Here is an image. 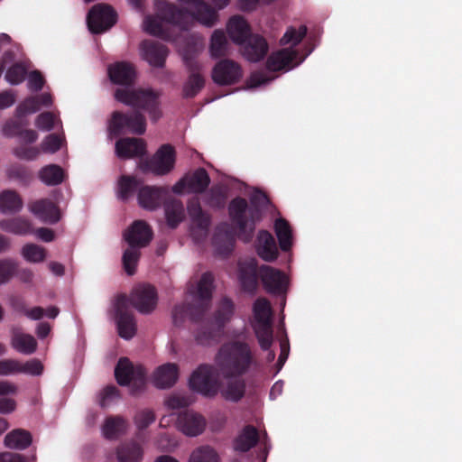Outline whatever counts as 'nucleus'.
Returning <instances> with one entry per match:
<instances>
[{"mask_svg": "<svg viewBox=\"0 0 462 462\" xmlns=\"http://www.w3.org/2000/svg\"><path fill=\"white\" fill-rule=\"evenodd\" d=\"M268 203L267 195L260 190L250 197V202L240 196L231 199L227 208L228 216L240 241L250 243L253 240L256 225L263 218V208Z\"/></svg>", "mask_w": 462, "mask_h": 462, "instance_id": "f257e3e1", "label": "nucleus"}, {"mask_svg": "<svg viewBox=\"0 0 462 462\" xmlns=\"http://www.w3.org/2000/svg\"><path fill=\"white\" fill-rule=\"evenodd\" d=\"M254 363V358L249 345L241 341L224 344L217 356V364L225 378L244 375Z\"/></svg>", "mask_w": 462, "mask_h": 462, "instance_id": "f03ea898", "label": "nucleus"}, {"mask_svg": "<svg viewBox=\"0 0 462 462\" xmlns=\"http://www.w3.org/2000/svg\"><path fill=\"white\" fill-rule=\"evenodd\" d=\"M213 289V274L209 272L204 273L198 282L195 302L182 303L173 308L172 320L174 325H182L187 317L192 322L201 321L210 305Z\"/></svg>", "mask_w": 462, "mask_h": 462, "instance_id": "7ed1b4c3", "label": "nucleus"}, {"mask_svg": "<svg viewBox=\"0 0 462 462\" xmlns=\"http://www.w3.org/2000/svg\"><path fill=\"white\" fill-rule=\"evenodd\" d=\"M307 27L300 25L297 30L290 27L280 40L281 45L291 44L289 48L281 49L273 52L266 60V69L269 71L289 70L294 68L298 63L292 64L298 56V51L294 49L306 36Z\"/></svg>", "mask_w": 462, "mask_h": 462, "instance_id": "20e7f679", "label": "nucleus"}, {"mask_svg": "<svg viewBox=\"0 0 462 462\" xmlns=\"http://www.w3.org/2000/svg\"><path fill=\"white\" fill-rule=\"evenodd\" d=\"M115 98L125 105L147 112L151 120L154 122L162 116L159 93L152 89L117 88L115 92Z\"/></svg>", "mask_w": 462, "mask_h": 462, "instance_id": "39448f33", "label": "nucleus"}, {"mask_svg": "<svg viewBox=\"0 0 462 462\" xmlns=\"http://www.w3.org/2000/svg\"><path fill=\"white\" fill-rule=\"evenodd\" d=\"M234 303L228 298H223L214 315V320L207 322L199 328L196 334V340L200 345H210L217 342L226 322L234 314Z\"/></svg>", "mask_w": 462, "mask_h": 462, "instance_id": "423d86ee", "label": "nucleus"}, {"mask_svg": "<svg viewBox=\"0 0 462 462\" xmlns=\"http://www.w3.org/2000/svg\"><path fill=\"white\" fill-rule=\"evenodd\" d=\"M254 330L261 348L269 350L273 341L272 307L265 298H259L254 303Z\"/></svg>", "mask_w": 462, "mask_h": 462, "instance_id": "0eeeda50", "label": "nucleus"}, {"mask_svg": "<svg viewBox=\"0 0 462 462\" xmlns=\"http://www.w3.org/2000/svg\"><path fill=\"white\" fill-rule=\"evenodd\" d=\"M108 130L113 137L127 133L141 135L146 131V119L138 110L130 113L114 111L108 122Z\"/></svg>", "mask_w": 462, "mask_h": 462, "instance_id": "6e6552de", "label": "nucleus"}, {"mask_svg": "<svg viewBox=\"0 0 462 462\" xmlns=\"http://www.w3.org/2000/svg\"><path fill=\"white\" fill-rule=\"evenodd\" d=\"M115 377L121 386H130L132 394L141 393L146 383V370L134 365L127 357H121L115 367Z\"/></svg>", "mask_w": 462, "mask_h": 462, "instance_id": "1a4fd4ad", "label": "nucleus"}, {"mask_svg": "<svg viewBox=\"0 0 462 462\" xmlns=\"http://www.w3.org/2000/svg\"><path fill=\"white\" fill-rule=\"evenodd\" d=\"M189 386L193 392L205 397H215L219 391V384L215 377L214 367L210 365H200L191 374Z\"/></svg>", "mask_w": 462, "mask_h": 462, "instance_id": "9d476101", "label": "nucleus"}, {"mask_svg": "<svg viewBox=\"0 0 462 462\" xmlns=\"http://www.w3.org/2000/svg\"><path fill=\"white\" fill-rule=\"evenodd\" d=\"M175 150L171 144H163L154 155L142 162L140 168L143 172H152L157 176L168 174L175 164Z\"/></svg>", "mask_w": 462, "mask_h": 462, "instance_id": "9b49d317", "label": "nucleus"}, {"mask_svg": "<svg viewBox=\"0 0 462 462\" xmlns=\"http://www.w3.org/2000/svg\"><path fill=\"white\" fill-rule=\"evenodd\" d=\"M117 22V13L109 5L97 4L88 13V30L94 34H100L112 28Z\"/></svg>", "mask_w": 462, "mask_h": 462, "instance_id": "f8f14e48", "label": "nucleus"}, {"mask_svg": "<svg viewBox=\"0 0 462 462\" xmlns=\"http://www.w3.org/2000/svg\"><path fill=\"white\" fill-rule=\"evenodd\" d=\"M187 211L191 226L190 235L197 243L204 241L208 235L211 225V217L201 208L199 199L193 198L188 201Z\"/></svg>", "mask_w": 462, "mask_h": 462, "instance_id": "ddd939ff", "label": "nucleus"}, {"mask_svg": "<svg viewBox=\"0 0 462 462\" xmlns=\"http://www.w3.org/2000/svg\"><path fill=\"white\" fill-rule=\"evenodd\" d=\"M116 321L117 331L121 337L128 340L136 334V321L134 316L128 308V297L125 294L117 296L116 303Z\"/></svg>", "mask_w": 462, "mask_h": 462, "instance_id": "4468645a", "label": "nucleus"}, {"mask_svg": "<svg viewBox=\"0 0 462 462\" xmlns=\"http://www.w3.org/2000/svg\"><path fill=\"white\" fill-rule=\"evenodd\" d=\"M158 302V294L154 286L151 284H140L133 289L128 304L131 303L142 314L152 312Z\"/></svg>", "mask_w": 462, "mask_h": 462, "instance_id": "2eb2a0df", "label": "nucleus"}, {"mask_svg": "<svg viewBox=\"0 0 462 462\" xmlns=\"http://www.w3.org/2000/svg\"><path fill=\"white\" fill-rule=\"evenodd\" d=\"M243 77L241 66L229 59L216 63L212 69V79L219 86H229L237 83Z\"/></svg>", "mask_w": 462, "mask_h": 462, "instance_id": "dca6fc26", "label": "nucleus"}, {"mask_svg": "<svg viewBox=\"0 0 462 462\" xmlns=\"http://www.w3.org/2000/svg\"><path fill=\"white\" fill-rule=\"evenodd\" d=\"M259 277L267 292L281 295L286 291L287 278L282 271L269 265H262L259 268Z\"/></svg>", "mask_w": 462, "mask_h": 462, "instance_id": "f3484780", "label": "nucleus"}, {"mask_svg": "<svg viewBox=\"0 0 462 462\" xmlns=\"http://www.w3.org/2000/svg\"><path fill=\"white\" fill-rule=\"evenodd\" d=\"M167 195L168 189L164 187L145 185L139 189L137 199L141 208L152 211L164 203Z\"/></svg>", "mask_w": 462, "mask_h": 462, "instance_id": "a211bd4d", "label": "nucleus"}, {"mask_svg": "<svg viewBox=\"0 0 462 462\" xmlns=\"http://www.w3.org/2000/svg\"><path fill=\"white\" fill-rule=\"evenodd\" d=\"M152 236V230L145 221L135 220L125 232L124 238L129 246L143 248L150 244Z\"/></svg>", "mask_w": 462, "mask_h": 462, "instance_id": "6ab92c4d", "label": "nucleus"}, {"mask_svg": "<svg viewBox=\"0 0 462 462\" xmlns=\"http://www.w3.org/2000/svg\"><path fill=\"white\" fill-rule=\"evenodd\" d=\"M140 52L142 58L151 66L162 68L169 54V50L159 42L144 40L140 44Z\"/></svg>", "mask_w": 462, "mask_h": 462, "instance_id": "aec40b11", "label": "nucleus"}, {"mask_svg": "<svg viewBox=\"0 0 462 462\" xmlns=\"http://www.w3.org/2000/svg\"><path fill=\"white\" fill-rule=\"evenodd\" d=\"M176 424L183 434L196 437L204 431L206 420L200 414L186 410L179 413Z\"/></svg>", "mask_w": 462, "mask_h": 462, "instance_id": "412c9836", "label": "nucleus"}, {"mask_svg": "<svg viewBox=\"0 0 462 462\" xmlns=\"http://www.w3.org/2000/svg\"><path fill=\"white\" fill-rule=\"evenodd\" d=\"M185 62L190 74L183 86L182 96L185 98H193L204 88L205 79L200 74L201 68L197 60L186 57Z\"/></svg>", "mask_w": 462, "mask_h": 462, "instance_id": "4be33fe9", "label": "nucleus"}, {"mask_svg": "<svg viewBox=\"0 0 462 462\" xmlns=\"http://www.w3.org/2000/svg\"><path fill=\"white\" fill-rule=\"evenodd\" d=\"M235 242V234L227 223L222 222L216 226L212 245L218 254L229 255L234 249Z\"/></svg>", "mask_w": 462, "mask_h": 462, "instance_id": "5701e85b", "label": "nucleus"}, {"mask_svg": "<svg viewBox=\"0 0 462 462\" xmlns=\"http://www.w3.org/2000/svg\"><path fill=\"white\" fill-rule=\"evenodd\" d=\"M28 207L35 217L45 223L56 224L60 219L59 207L49 199L34 200Z\"/></svg>", "mask_w": 462, "mask_h": 462, "instance_id": "b1692460", "label": "nucleus"}, {"mask_svg": "<svg viewBox=\"0 0 462 462\" xmlns=\"http://www.w3.org/2000/svg\"><path fill=\"white\" fill-rule=\"evenodd\" d=\"M146 152V143L143 139L123 137L116 142V154L123 160L141 157Z\"/></svg>", "mask_w": 462, "mask_h": 462, "instance_id": "393cba45", "label": "nucleus"}, {"mask_svg": "<svg viewBox=\"0 0 462 462\" xmlns=\"http://www.w3.org/2000/svg\"><path fill=\"white\" fill-rule=\"evenodd\" d=\"M240 45L244 57L252 62L263 60L269 49L266 40L259 34H251Z\"/></svg>", "mask_w": 462, "mask_h": 462, "instance_id": "a878e982", "label": "nucleus"}, {"mask_svg": "<svg viewBox=\"0 0 462 462\" xmlns=\"http://www.w3.org/2000/svg\"><path fill=\"white\" fill-rule=\"evenodd\" d=\"M108 75L113 83L130 86L134 83L136 71L132 63L120 61L109 67Z\"/></svg>", "mask_w": 462, "mask_h": 462, "instance_id": "bb28decb", "label": "nucleus"}, {"mask_svg": "<svg viewBox=\"0 0 462 462\" xmlns=\"http://www.w3.org/2000/svg\"><path fill=\"white\" fill-rule=\"evenodd\" d=\"M259 270L254 260L239 263L238 278L244 291L254 292L258 284Z\"/></svg>", "mask_w": 462, "mask_h": 462, "instance_id": "cd10ccee", "label": "nucleus"}, {"mask_svg": "<svg viewBox=\"0 0 462 462\" xmlns=\"http://www.w3.org/2000/svg\"><path fill=\"white\" fill-rule=\"evenodd\" d=\"M257 254L266 262H273L278 257V249L272 234L266 230L259 231L256 239Z\"/></svg>", "mask_w": 462, "mask_h": 462, "instance_id": "c85d7f7f", "label": "nucleus"}, {"mask_svg": "<svg viewBox=\"0 0 462 462\" xmlns=\"http://www.w3.org/2000/svg\"><path fill=\"white\" fill-rule=\"evenodd\" d=\"M178 377V365L173 363H167L157 368L153 375V383L156 387L166 389L174 385Z\"/></svg>", "mask_w": 462, "mask_h": 462, "instance_id": "c756f323", "label": "nucleus"}, {"mask_svg": "<svg viewBox=\"0 0 462 462\" xmlns=\"http://www.w3.org/2000/svg\"><path fill=\"white\" fill-rule=\"evenodd\" d=\"M227 32L230 39L237 44H241L252 34L248 23L239 15L233 16L229 19L227 23Z\"/></svg>", "mask_w": 462, "mask_h": 462, "instance_id": "7c9ffc66", "label": "nucleus"}, {"mask_svg": "<svg viewBox=\"0 0 462 462\" xmlns=\"http://www.w3.org/2000/svg\"><path fill=\"white\" fill-rule=\"evenodd\" d=\"M259 434L253 425H246L234 440V448L239 452H247L257 445Z\"/></svg>", "mask_w": 462, "mask_h": 462, "instance_id": "2f4dec72", "label": "nucleus"}, {"mask_svg": "<svg viewBox=\"0 0 462 462\" xmlns=\"http://www.w3.org/2000/svg\"><path fill=\"white\" fill-rule=\"evenodd\" d=\"M185 178L189 193L202 194L210 184L209 175L204 168H199L191 174H186Z\"/></svg>", "mask_w": 462, "mask_h": 462, "instance_id": "473e14b6", "label": "nucleus"}, {"mask_svg": "<svg viewBox=\"0 0 462 462\" xmlns=\"http://www.w3.org/2000/svg\"><path fill=\"white\" fill-rule=\"evenodd\" d=\"M163 204L167 225L175 229L185 217L183 203L180 199L171 198Z\"/></svg>", "mask_w": 462, "mask_h": 462, "instance_id": "72a5a7b5", "label": "nucleus"}, {"mask_svg": "<svg viewBox=\"0 0 462 462\" xmlns=\"http://www.w3.org/2000/svg\"><path fill=\"white\" fill-rule=\"evenodd\" d=\"M226 379V386L220 390L222 397L226 401L239 402L245 396L246 387L245 380L241 376Z\"/></svg>", "mask_w": 462, "mask_h": 462, "instance_id": "f704fd0d", "label": "nucleus"}, {"mask_svg": "<svg viewBox=\"0 0 462 462\" xmlns=\"http://www.w3.org/2000/svg\"><path fill=\"white\" fill-rule=\"evenodd\" d=\"M143 457L142 447L136 442L122 443L116 448L118 462H141Z\"/></svg>", "mask_w": 462, "mask_h": 462, "instance_id": "c9c22d12", "label": "nucleus"}, {"mask_svg": "<svg viewBox=\"0 0 462 462\" xmlns=\"http://www.w3.org/2000/svg\"><path fill=\"white\" fill-rule=\"evenodd\" d=\"M23 206L20 195L14 190H4L0 193V211L4 214L19 212Z\"/></svg>", "mask_w": 462, "mask_h": 462, "instance_id": "e433bc0d", "label": "nucleus"}, {"mask_svg": "<svg viewBox=\"0 0 462 462\" xmlns=\"http://www.w3.org/2000/svg\"><path fill=\"white\" fill-rule=\"evenodd\" d=\"M32 441L31 433L22 429L14 430L5 437V445L9 448L25 449Z\"/></svg>", "mask_w": 462, "mask_h": 462, "instance_id": "4c0bfd02", "label": "nucleus"}, {"mask_svg": "<svg viewBox=\"0 0 462 462\" xmlns=\"http://www.w3.org/2000/svg\"><path fill=\"white\" fill-rule=\"evenodd\" d=\"M126 421L121 416H109L106 419L102 430L106 439H116L125 431Z\"/></svg>", "mask_w": 462, "mask_h": 462, "instance_id": "58836bf2", "label": "nucleus"}, {"mask_svg": "<svg viewBox=\"0 0 462 462\" xmlns=\"http://www.w3.org/2000/svg\"><path fill=\"white\" fill-rule=\"evenodd\" d=\"M274 231L277 236L280 248L286 252L292 245V233L290 224L284 218H278L274 223Z\"/></svg>", "mask_w": 462, "mask_h": 462, "instance_id": "ea45409f", "label": "nucleus"}, {"mask_svg": "<svg viewBox=\"0 0 462 462\" xmlns=\"http://www.w3.org/2000/svg\"><path fill=\"white\" fill-rule=\"evenodd\" d=\"M39 179L48 186H56L63 181L64 171L57 164H49L41 169Z\"/></svg>", "mask_w": 462, "mask_h": 462, "instance_id": "a19ab883", "label": "nucleus"}, {"mask_svg": "<svg viewBox=\"0 0 462 462\" xmlns=\"http://www.w3.org/2000/svg\"><path fill=\"white\" fill-rule=\"evenodd\" d=\"M0 228L5 232L25 236L32 233V225L29 220L15 217L0 221Z\"/></svg>", "mask_w": 462, "mask_h": 462, "instance_id": "79ce46f5", "label": "nucleus"}, {"mask_svg": "<svg viewBox=\"0 0 462 462\" xmlns=\"http://www.w3.org/2000/svg\"><path fill=\"white\" fill-rule=\"evenodd\" d=\"M228 41L222 30H216L211 35L209 51L215 59L227 54Z\"/></svg>", "mask_w": 462, "mask_h": 462, "instance_id": "37998d69", "label": "nucleus"}, {"mask_svg": "<svg viewBox=\"0 0 462 462\" xmlns=\"http://www.w3.org/2000/svg\"><path fill=\"white\" fill-rule=\"evenodd\" d=\"M12 345L18 352L25 355L34 353L37 348V342L35 338L29 334H15L13 337Z\"/></svg>", "mask_w": 462, "mask_h": 462, "instance_id": "c03bdc74", "label": "nucleus"}, {"mask_svg": "<svg viewBox=\"0 0 462 462\" xmlns=\"http://www.w3.org/2000/svg\"><path fill=\"white\" fill-rule=\"evenodd\" d=\"M139 180L134 176L123 175L118 180V198L124 201L137 189Z\"/></svg>", "mask_w": 462, "mask_h": 462, "instance_id": "a18cd8bd", "label": "nucleus"}, {"mask_svg": "<svg viewBox=\"0 0 462 462\" xmlns=\"http://www.w3.org/2000/svg\"><path fill=\"white\" fill-rule=\"evenodd\" d=\"M22 255L27 262L42 263L47 257V251L41 245L30 243L23 246Z\"/></svg>", "mask_w": 462, "mask_h": 462, "instance_id": "49530a36", "label": "nucleus"}, {"mask_svg": "<svg viewBox=\"0 0 462 462\" xmlns=\"http://www.w3.org/2000/svg\"><path fill=\"white\" fill-rule=\"evenodd\" d=\"M140 256L141 253L139 247L129 246V248L125 250L122 257V263L124 269L128 275L132 276L135 273Z\"/></svg>", "mask_w": 462, "mask_h": 462, "instance_id": "de8ad7c7", "label": "nucleus"}, {"mask_svg": "<svg viewBox=\"0 0 462 462\" xmlns=\"http://www.w3.org/2000/svg\"><path fill=\"white\" fill-rule=\"evenodd\" d=\"M226 191L219 185L211 187L207 194V204L214 208H224L226 201Z\"/></svg>", "mask_w": 462, "mask_h": 462, "instance_id": "09e8293b", "label": "nucleus"}, {"mask_svg": "<svg viewBox=\"0 0 462 462\" xmlns=\"http://www.w3.org/2000/svg\"><path fill=\"white\" fill-rule=\"evenodd\" d=\"M189 462H219V457L212 448L205 446L192 452Z\"/></svg>", "mask_w": 462, "mask_h": 462, "instance_id": "8fccbe9b", "label": "nucleus"}, {"mask_svg": "<svg viewBox=\"0 0 462 462\" xmlns=\"http://www.w3.org/2000/svg\"><path fill=\"white\" fill-rule=\"evenodd\" d=\"M27 74L26 68L22 63H14L5 73V79L12 85L22 83Z\"/></svg>", "mask_w": 462, "mask_h": 462, "instance_id": "3c124183", "label": "nucleus"}, {"mask_svg": "<svg viewBox=\"0 0 462 462\" xmlns=\"http://www.w3.org/2000/svg\"><path fill=\"white\" fill-rule=\"evenodd\" d=\"M134 420L138 430H143L154 422L155 414L151 409H143L136 412Z\"/></svg>", "mask_w": 462, "mask_h": 462, "instance_id": "603ef678", "label": "nucleus"}, {"mask_svg": "<svg viewBox=\"0 0 462 462\" xmlns=\"http://www.w3.org/2000/svg\"><path fill=\"white\" fill-rule=\"evenodd\" d=\"M40 110L39 98L37 96L25 98L16 107L17 116H23L28 113H35Z\"/></svg>", "mask_w": 462, "mask_h": 462, "instance_id": "864d4df0", "label": "nucleus"}, {"mask_svg": "<svg viewBox=\"0 0 462 462\" xmlns=\"http://www.w3.org/2000/svg\"><path fill=\"white\" fill-rule=\"evenodd\" d=\"M17 263L11 259L0 260V284L7 282L15 273Z\"/></svg>", "mask_w": 462, "mask_h": 462, "instance_id": "5fc2aeb1", "label": "nucleus"}, {"mask_svg": "<svg viewBox=\"0 0 462 462\" xmlns=\"http://www.w3.org/2000/svg\"><path fill=\"white\" fill-rule=\"evenodd\" d=\"M43 372V365L38 359H32L25 363L19 362V373L30 375H41Z\"/></svg>", "mask_w": 462, "mask_h": 462, "instance_id": "6e6d98bb", "label": "nucleus"}, {"mask_svg": "<svg viewBox=\"0 0 462 462\" xmlns=\"http://www.w3.org/2000/svg\"><path fill=\"white\" fill-rule=\"evenodd\" d=\"M9 177L20 180L23 184H28L32 179V172L24 166L15 165L9 169Z\"/></svg>", "mask_w": 462, "mask_h": 462, "instance_id": "4d7b16f0", "label": "nucleus"}, {"mask_svg": "<svg viewBox=\"0 0 462 462\" xmlns=\"http://www.w3.org/2000/svg\"><path fill=\"white\" fill-rule=\"evenodd\" d=\"M119 395V390L116 386L107 385L100 393V398L98 402L99 405L102 408H105L109 405L114 399L118 398Z\"/></svg>", "mask_w": 462, "mask_h": 462, "instance_id": "13d9d810", "label": "nucleus"}, {"mask_svg": "<svg viewBox=\"0 0 462 462\" xmlns=\"http://www.w3.org/2000/svg\"><path fill=\"white\" fill-rule=\"evenodd\" d=\"M61 139L54 134H49L42 141L41 147L44 152L54 153L60 149Z\"/></svg>", "mask_w": 462, "mask_h": 462, "instance_id": "bf43d9fd", "label": "nucleus"}, {"mask_svg": "<svg viewBox=\"0 0 462 462\" xmlns=\"http://www.w3.org/2000/svg\"><path fill=\"white\" fill-rule=\"evenodd\" d=\"M14 155L22 160L32 161L35 160L40 154L38 147L19 146L14 150Z\"/></svg>", "mask_w": 462, "mask_h": 462, "instance_id": "052dcab7", "label": "nucleus"}, {"mask_svg": "<svg viewBox=\"0 0 462 462\" xmlns=\"http://www.w3.org/2000/svg\"><path fill=\"white\" fill-rule=\"evenodd\" d=\"M54 115L51 112H43L37 116L35 125L40 130L51 131L54 126Z\"/></svg>", "mask_w": 462, "mask_h": 462, "instance_id": "680f3d73", "label": "nucleus"}, {"mask_svg": "<svg viewBox=\"0 0 462 462\" xmlns=\"http://www.w3.org/2000/svg\"><path fill=\"white\" fill-rule=\"evenodd\" d=\"M19 373V361L14 359L0 360V376Z\"/></svg>", "mask_w": 462, "mask_h": 462, "instance_id": "e2e57ef3", "label": "nucleus"}, {"mask_svg": "<svg viewBox=\"0 0 462 462\" xmlns=\"http://www.w3.org/2000/svg\"><path fill=\"white\" fill-rule=\"evenodd\" d=\"M45 83L44 78L38 70L30 73L28 79V87L32 91H40Z\"/></svg>", "mask_w": 462, "mask_h": 462, "instance_id": "0e129e2a", "label": "nucleus"}, {"mask_svg": "<svg viewBox=\"0 0 462 462\" xmlns=\"http://www.w3.org/2000/svg\"><path fill=\"white\" fill-rule=\"evenodd\" d=\"M189 403L188 397L180 395H171L165 401L167 407L171 410L188 407Z\"/></svg>", "mask_w": 462, "mask_h": 462, "instance_id": "69168bd1", "label": "nucleus"}, {"mask_svg": "<svg viewBox=\"0 0 462 462\" xmlns=\"http://www.w3.org/2000/svg\"><path fill=\"white\" fill-rule=\"evenodd\" d=\"M35 457L31 458L14 452H2L0 453V462H32Z\"/></svg>", "mask_w": 462, "mask_h": 462, "instance_id": "338daca9", "label": "nucleus"}, {"mask_svg": "<svg viewBox=\"0 0 462 462\" xmlns=\"http://www.w3.org/2000/svg\"><path fill=\"white\" fill-rule=\"evenodd\" d=\"M269 79L264 71L253 72L248 79V85L250 88H256L263 84L269 82Z\"/></svg>", "mask_w": 462, "mask_h": 462, "instance_id": "774afa93", "label": "nucleus"}]
</instances>
